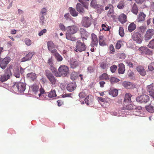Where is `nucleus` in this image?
I'll return each mask as SVG.
<instances>
[{"mask_svg":"<svg viewBox=\"0 0 154 154\" xmlns=\"http://www.w3.org/2000/svg\"><path fill=\"white\" fill-rule=\"evenodd\" d=\"M109 50L110 52L112 54H113L115 52V49L112 45H110L109 46Z\"/></svg>","mask_w":154,"mask_h":154,"instance_id":"61","label":"nucleus"},{"mask_svg":"<svg viewBox=\"0 0 154 154\" xmlns=\"http://www.w3.org/2000/svg\"><path fill=\"white\" fill-rule=\"evenodd\" d=\"M40 93L38 94V96L39 97H40L42 95L44 96V94H45V91L44 89L43 88H41L40 89Z\"/></svg>","mask_w":154,"mask_h":154,"instance_id":"63","label":"nucleus"},{"mask_svg":"<svg viewBox=\"0 0 154 154\" xmlns=\"http://www.w3.org/2000/svg\"><path fill=\"white\" fill-rule=\"evenodd\" d=\"M71 33L66 32V38L68 40L72 41H75L76 40V37L74 36Z\"/></svg>","mask_w":154,"mask_h":154,"instance_id":"21","label":"nucleus"},{"mask_svg":"<svg viewBox=\"0 0 154 154\" xmlns=\"http://www.w3.org/2000/svg\"><path fill=\"white\" fill-rule=\"evenodd\" d=\"M45 75L50 82L52 86L55 87L57 84V79L55 78L53 74L49 71H46Z\"/></svg>","mask_w":154,"mask_h":154,"instance_id":"3","label":"nucleus"},{"mask_svg":"<svg viewBox=\"0 0 154 154\" xmlns=\"http://www.w3.org/2000/svg\"><path fill=\"white\" fill-rule=\"evenodd\" d=\"M132 12L135 14H137L138 11V9L137 5L134 4L133 5L131 9Z\"/></svg>","mask_w":154,"mask_h":154,"instance_id":"39","label":"nucleus"},{"mask_svg":"<svg viewBox=\"0 0 154 154\" xmlns=\"http://www.w3.org/2000/svg\"><path fill=\"white\" fill-rule=\"evenodd\" d=\"M122 85L126 88L128 89L134 88L135 87V85L131 82H124L122 83Z\"/></svg>","mask_w":154,"mask_h":154,"instance_id":"17","label":"nucleus"},{"mask_svg":"<svg viewBox=\"0 0 154 154\" xmlns=\"http://www.w3.org/2000/svg\"><path fill=\"white\" fill-rule=\"evenodd\" d=\"M136 69L139 73L142 76H144L146 74V71L143 66L139 65L136 68Z\"/></svg>","mask_w":154,"mask_h":154,"instance_id":"13","label":"nucleus"},{"mask_svg":"<svg viewBox=\"0 0 154 154\" xmlns=\"http://www.w3.org/2000/svg\"><path fill=\"white\" fill-rule=\"evenodd\" d=\"M118 91L116 89H111L109 92V94L112 95L113 97L116 96L118 95Z\"/></svg>","mask_w":154,"mask_h":154,"instance_id":"32","label":"nucleus"},{"mask_svg":"<svg viewBox=\"0 0 154 154\" xmlns=\"http://www.w3.org/2000/svg\"><path fill=\"white\" fill-rule=\"evenodd\" d=\"M148 69L150 71H153L154 70V64L153 62H152L148 66Z\"/></svg>","mask_w":154,"mask_h":154,"instance_id":"50","label":"nucleus"},{"mask_svg":"<svg viewBox=\"0 0 154 154\" xmlns=\"http://www.w3.org/2000/svg\"><path fill=\"white\" fill-rule=\"evenodd\" d=\"M11 75L10 74H9L5 71V74L1 75L0 77V81L2 82H5L9 79Z\"/></svg>","mask_w":154,"mask_h":154,"instance_id":"14","label":"nucleus"},{"mask_svg":"<svg viewBox=\"0 0 154 154\" xmlns=\"http://www.w3.org/2000/svg\"><path fill=\"white\" fill-rule=\"evenodd\" d=\"M76 87V85L75 82H71L67 85L66 86V89L68 91L72 92L75 90Z\"/></svg>","mask_w":154,"mask_h":154,"instance_id":"16","label":"nucleus"},{"mask_svg":"<svg viewBox=\"0 0 154 154\" xmlns=\"http://www.w3.org/2000/svg\"><path fill=\"white\" fill-rule=\"evenodd\" d=\"M136 100L138 102L145 103L149 101V97L147 95L143 94L137 97Z\"/></svg>","mask_w":154,"mask_h":154,"instance_id":"6","label":"nucleus"},{"mask_svg":"<svg viewBox=\"0 0 154 154\" xmlns=\"http://www.w3.org/2000/svg\"><path fill=\"white\" fill-rule=\"evenodd\" d=\"M69 73L68 67L65 65H61L59 67L58 72L55 74V76L57 77H66Z\"/></svg>","mask_w":154,"mask_h":154,"instance_id":"1","label":"nucleus"},{"mask_svg":"<svg viewBox=\"0 0 154 154\" xmlns=\"http://www.w3.org/2000/svg\"><path fill=\"white\" fill-rule=\"evenodd\" d=\"M119 81V79L114 77H111L110 79V81L112 84L117 83Z\"/></svg>","mask_w":154,"mask_h":154,"instance_id":"43","label":"nucleus"},{"mask_svg":"<svg viewBox=\"0 0 154 154\" xmlns=\"http://www.w3.org/2000/svg\"><path fill=\"white\" fill-rule=\"evenodd\" d=\"M47 47L48 50L51 54H52V51L57 50L55 49H53L55 48L56 45L52 41H49L48 42Z\"/></svg>","mask_w":154,"mask_h":154,"instance_id":"15","label":"nucleus"},{"mask_svg":"<svg viewBox=\"0 0 154 154\" xmlns=\"http://www.w3.org/2000/svg\"><path fill=\"white\" fill-rule=\"evenodd\" d=\"M91 4V6L94 8H97V7L99 5L97 3L96 1L93 0H92Z\"/></svg>","mask_w":154,"mask_h":154,"instance_id":"53","label":"nucleus"},{"mask_svg":"<svg viewBox=\"0 0 154 154\" xmlns=\"http://www.w3.org/2000/svg\"><path fill=\"white\" fill-rule=\"evenodd\" d=\"M146 16V15L143 12H140L137 16V22H142L145 20Z\"/></svg>","mask_w":154,"mask_h":154,"instance_id":"18","label":"nucleus"},{"mask_svg":"<svg viewBox=\"0 0 154 154\" xmlns=\"http://www.w3.org/2000/svg\"><path fill=\"white\" fill-rule=\"evenodd\" d=\"M95 71V69L94 66H89L87 69V72L89 73H91L94 72Z\"/></svg>","mask_w":154,"mask_h":154,"instance_id":"42","label":"nucleus"},{"mask_svg":"<svg viewBox=\"0 0 154 154\" xmlns=\"http://www.w3.org/2000/svg\"><path fill=\"white\" fill-rule=\"evenodd\" d=\"M113 8V5L111 4H109L108 5H107L105 7V10H106L107 11L109 9L107 15L111 14L113 13L114 12Z\"/></svg>","mask_w":154,"mask_h":154,"instance_id":"24","label":"nucleus"},{"mask_svg":"<svg viewBox=\"0 0 154 154\" xmlns=\"http://www.w3.org/2000/svg\"><path fill=\"white\" fill-rule=\"evenodd\" d=\"M132 95L130 93H126L125 96L124 103H128L131 102V97Z\"/></svg>","mask_w":154,"mask_h":154,"instance_id":"26","label":"nucleus"},{"mask_svg":"<svg viewBox=\"0 0 154 154\" xmlns=\"http://www.w3.org/2000/svg\"><path fill=\"white\" fill-rule=\"evenodd\" d=\"M124 6L125 4L124 2L122 1H121L118 3L117 7L119 9H122L124 8Z\"/></svg>","mask_w":154,"mask_h":154,"instance_id":"47","label":"nucleus"},{"mask_svg":"<svg viewBox=\"0 0 154 154\" xmlns=\"http://www.w3.org/2000/svg\"><path fill=\"white\" fill-rule=\"evenodd\" d=\"M83 7H84L82 4L77 3L76 5V9L80 13H83L84 11Z\"/></svg>","mask_w":154,"mask_h":154,"instance_id":"28","label":"nucleus"},{"mask_svg":"<svg viewBox=\"0 0 154 154\" xmlns=\"http://www.w3.org/2000/svg\"><path fill=\"white\" fill-rule=\"evenodd\" d=\"M48 96L49 98H52L56 97L57 95L56 93L55 90H51L48 93Z\"/></svg>","mask_w":154,"mask_h":154,"instance_id":"38","label":"nucleus"},{"mask_svg":"<svg viewBox=\"0 0 154 154\" xmlns=\"http://www.w3.org/2000/svg\"><path fill=\"white\" fill-rule=\"evenodd\" d=\"M100 80H104L106 81L109 79V75L106 73L101 74L99 77Z\"/></svg>","mask_w":154,"mask_h":154,"instance_id":"36","label":"nucleus"},{"mask_svg":"<svg viewBox=\"0 0 154 154\" xmlns=\"http://www.w3.org/2000/svg\"><path fill=\"white\" fill-rule=\"evenodd\" d=\"M24 42L25 44L28 46H30L32 44L31 40L28 38H25L24 40Z\"/></svg>","mask_w":154,"mask_h":154,"instance_id":"52","label":"nucleus"},{"mask_svg":"<svg viewBox=\"0 0 154 154\" xmlns=\"http://www.w3.org/2000/svg\"><path fill=\"white\" fill-rule=\"evenodd\" d=\"M78 73L77 72H72L70 75V78L72 80L76 79L78 76Z\"/></svg>","mask_w":154,"mask_h":154,"instance_id":"46","label":"nucleus"},{"mask_svg":"<svg viewBox=\"0 0 154 154\" xmlns=\"http://www.w3.org/2000/svg\"><path fill=\"white\" fill-rule=\"evenodd\" d=\"M67 32L72 34L76 33L79 30L78 27L76 25H72L68 26L66 28Z\"/></svg>","mask_w":154,"mask_h":154,"instance_id":"10","label":"nucleus"},{"mask_svg":"<svg viewBox=\"0 0 154 154\" xmlns=\"http://www.w3.org/2000/svg\"><path fill=\"white\" fill-rule=\"evenodd\" d=\"M98 41H92L91 43V44L90 46L91 47H94V46L97 47L98 45Z\"/></svg>","mask_w":154,"mask_h":154,"instance_id":"60","label":"nucleus"},{"mask_svg":"<svg viewBox=\"0 0 154 154\" xmlns=\"http://www.w3.org/2000/svg\"><path fill=\"white\" fill-rule=\"evenodd\" d=\"M117 68V67L116 65H113L110 67V70L112 73H114L115 72Z\"/></svg>","mask_w":154,"mask_h":154,"instance_id":"56","label":"nucleus"},{"mask_svg":"<svg viewBox=\"0 0 154 154\" xmlns=\"http://www.w3.org/2000/svg\"><path fill=\"white\" fill-rule=\"evenodd\" d=\"M101 27L103 30H104L105 31H108L109 29V26L107 25L103 24L102 25Z\"/></svg>","mask_w":154,"mask_h":154,"instance_id":"54","label":"nucleus"},{"mask_svg":"<svg viewBox=\"0 0 154 154\" xmlns=\"http://www.w3.org/2000/svg\"><path fill=\"white\" fill-rule=\"evenodd\" d=\"M49 69L52 72V73L55 75V74H56L57 72L58 71H57V69L54 66H50Z\"/></svg>","mask_w":154,"mask_h":154,"instance_id":"49","label":"nucleus"},{"mask_svg":"<svg viewBox=\"0 0 154 154\" xmlns=\"http://www.w3.org/2000/svg\"><path fill=\"white\" fill-rule=\"evenodd\" d=\"M99 45L101 46H104L106 45L105 42V39L103 35H100L99 37Z\"/></svg>","mask_w":154,"mask_h":154,"instance_id":"29","label":"nucleus"},{"mask_svg":"<svg viewBox=\"0 0 154 154\" xmlns=\"http://www.w3.org/2000/svg\"><path fill=\"white\" fill-rule=\"evenodd\" d=\"M118 20L122 23L126 22L127 21V17L124 14H121L118 17Z\"/></svg>","mask_w":154,"mask_h":154,"instance_id":"23","label":"nucleus"},{"mask_svg":"<svg viewBox=\"0 0 154 154\" xmlns=\"http://www.w3.org/2000/svg\"><path fill=\"white\" fill-rule=\"evenodd\" d=\"M13 84L12 88H17L20 93L23 92L26 89V85L24 83L14 82Z\"/></svg>","mask_w":154,"mask_h":154,"instance_id":"2","label":"nucleus"},{"mask_svg":"<svg viewBox=\"0 0 154 154\" xmlns=\"http://www.w3.org/2000/svg\"><path fill=\"white\" fill-rule=\"evenodd\" d=\"M136 28V25L134 23H131L128 27V29L129 32H131Z\"/></svg>","mask_w":154,"mask_h":154,"instance_id":"31","label":"nucleus"},{"mask_svg":"<svg viewBox=\"0 0 154 154\" xmlns=\"http://www.w3.org/2000/svg\"><path fill=\"white\" fill-rule=\"evenodd\" d=\"M11 61V59L10 57H6L0 62V67L3 69H5Z\"/></svg>","mask_w":154,"mask_h":154,"instance_id":"7","label":"nucleus"},{"mask_svg":"<svg viewBox=\"0 0 154 154\" xmlns=\"http://www.w3.org/2000/svg\"><path fill=\"white\" fill-rule=\"evenodd\" d=\"M133 40L138 44H141L143 41L142 36L141 34L138 32H134L132 35Z\"/></svg>","mask_w":154,"mask_h":154,"instance_id":"5","label":"nucleus"},{"mask_svg":"<svg viewBox=\"0 0 154 154\" xmlns=\"http://www.w3.org/2000/svg\"><path fill=\"white\" fill-rule=\"evenodd\" d=\"M39 87L38 86L34 85L33 87L32 90L33 92H35V94L38 91Z\"/></svg>","mask_w":154,"mask_h":154,"instance_id":"59","label":"nucleus"},{"mask_svg":"<svg viewBox=\"0 0 154 154\" xmlns=\"http://www.w3.org/2000/svg\"><path fill=\"white\" fill-rule=\"evenodd\" d=\"M154 35V30L149 29L147 30L144 35V39L146 41L150 39Z\"/></svg>","mask_w":154,"mask_h":154,"instance_id":"9","label":"nucleus"},{"mask_svg":"<svg viewBox=\"0 0 154 154\" xmlns=\"http://www.w3.org/2000/svg\"><path fill=\"white\" fill-rule=\"evenodd\" d=\"M52 54L54 55L58 61H61L63 60V58L57 52V50H54L52 51Z\"/></svg>","mask_w":154,"mask_h":154,"instance_id":"22","label":"nucleus"},{"mask_svg":"<svg viewBox=\"0 0 154 154\" xmlns=\"http://www.w3.org/2000/svg\"><path fill=\"white\" fill-rule=\"evenodd\" d=\"M14 75L17 78H19L20 77V73L19 69L17 68L15 69L14 72Z\"/></svg>","mask_w":154,"mask_h":154,"instance_id":"41","label":"nucleus"},{"mask_svg":"<svg viewBox=\"0 0 154 154\" xmlns=\"http://www.w3.org/2000/svg\"><path fill=\"white\" fill-rule=\"evenodd\" d=\"M118 66L119 67L118 71L119 74H123L125 71V66L122 63H120L119 64Z\"/></svg>","mask_w":154,"mask_h":154,"instance_id":"27","label":"nucleus"},{"mask_svg":"<svg viewBox=\"0 0 154 154\" xmlns=\"http://www.w3.org/2000/svg\"><path fill=\"white\" fill-rule=\"evenodd\" d=\"M82 24L83 26L86 28L89 27L91 24V21L88 17H85L83 18Z\"/></svg>","mask_w":154,"mask_h":154,"instance_id":"8","label":"nucleus"},{"mask_svg":"<svg viewBox=\"0 0 154 154\" xmlns=\"http://www.w3.org/2000/svg\"><path fill=\"white\" fill-rule=\"evenodd\" d=\"M139 50L142 54L152 55V51L147 48L145 47H141L139 48Z\"/></svg>","mask_w":154,"mask_h":154,"instance_id":"11","label":"nucleus"},{"mask_svg":"<svg viewBox=\"0 0 154 154\" xmlns=\"http://www.w3.org/2000/svg\"><path fill=\"white\" fill-rule=\"evenodd\" d=\"M13 66L12 64H10L8 66V67L6 69V72L12 75V73L11 69H13Z\"/></svg>","mask_w":154,"mask_h":154,"instance_id":"48","label":"nucleus"},{"mask_svg":"<svg viewBox=\"0 0 154 154\" xmlns=\"http://www.w3.org/2000/svg\"><path fill=\"white\" fill-rule=\"evenodd\" d=\"M95 8L97 9V12L99 14H100L104 10L103 7L99 5Z\"/></svg>","mask_w":154,"mask_h":154,"instance_id":"45","label":"nucleus"},{"mask_svg":"<svg viewBox=\"0 0 154 154\" xmlns=\"http://www.w3.org/2000/svg\"><path fill=\"white\" fill-rule=\"evenodd\" d=\"M146 109L150 113L154 112V105L151 103L149 105L145 107Z\"/></svg>","mask_w":154,"mask_h":154,"instance_id":"30","label":"nucleus"},{"mask_svg":"<svg viewBox=\"0 0 154 154\" xmlns=\"http://www.w3.org/2000/svg\"><path fill=\"white\" fill-rule=\"evenodd\" d=\"M27 77L32 80H35L37 77L36 74L35 73L31 72L27 74Z\"/></svg>","mask_w":154,"mask_h":154,"instance_id":"33","label":"nucleus"},{"mask_svg":"<svg viewBox=\"0 0 154 154\" xmlns=\"http://www.w3.org/2000/svg\"><path fill=\"white\" fill-rule=\"evenodd\" d=\"M89 0H79V1L81 4H82L84 7L87 9L88 8V3L85 2V1H88Z\"/></svg>","mask_w":154,"mask_h":154,"instance_id":"44","label":"nucleus"},{"mask_svg":"<svg viewBox=\"0 0 154 154\" xmlns=\"http://www.w3.org/2000/svg\"><path fill=\"white\" fill-rule=\"evenodd\" d=\"M147 89L150 94H151V93H152L154 91V84L152 83L147 86Z\"/></svg>","mask_w":154,"mask_h":154,"instance_id":"35","label":"nucleus"},{"mask_svg":"<svg viewBox=\"0 0 154 154\" xmlns=\"http://www.w3.org/2000/svg\"><path fill=\"white\" fill-rule=\"evenodd\" d=\"M124 108L125 109H133L136 108L135 105H133L131 104H128Z\"/></svg>","mask_w":154,"mask_h":154,"instance_id":"37","label":"nucleus"},{"mask_svg":"<svg viewBox=\"0 0 154 154\" xmlns=\"http://www.w3.org/2000/svg\"><path fill=\"white\" fill-rule=\"evenodd\" d=\"M86 94L85 92L82 91L79 93V95L80 98H83L86 96Z\"/></svg>","mask_w":154,"mask_h":154,"instance_id":"55","label":"nucleus"},{"mask_svg":"<svg viewBox=\"0 0 154 154\" xmlns=\"http://www.w3.org/2000/svg\"><path fill=\"white\" fill-rule=\"evenodd\" d=\"M48 64L50 66L54 65L53 60L51 58L49 59L48 62Z\"/></svg>","mask_w":154,"mask_h":154,"instance_id":"62","label":"nucleus"},{"mask_svg":"<svg viewBox=\"0 0 154 154\" xmlns=\"http://www.w3.org/2000/svg\"><path fill=\"white\" fill-rule=\"evenodd\" d=\"M79 32L82 38L86 40L88 33L86 30L82 28H80Z\"/></svg>","mask_w":154,"mask_h":154,"instance_id":"12","label":"nucleus"},{"mask_svg":"<svg viewBox=\"0 0 154 154\" xmlns=\"http://www.w3.org/2000/svg\"><path fill=\"white\" fill-rule=\"evenodd\" d=\"M69 11L71 15L73 17H76L78 15V13L77 12L75 9L72 7H69Z\"/></svg>","mask_w":154,"mask_h":154,"instance_id":"34","label":"nucleus"},{"mask_svg":"<svg viewBox=\"0 0 154 154\" xmlns=\"http://www.w3.org/2000/svg\"><path fill=\"white\" fill-rule=\"evenodd\" d=\"M70 64L71 67L73 69H74L76 68L78 66L79 62L77 60L72 59L71 60Z\"/></svg>","mask_w":154,"mask_h":154,"instance_id":"25","label":"nucleus"},{"mask_svg":"<svg viewBox=\"0 0 154 154\" xmlns=\"http://www.w3.org/2000/svg\"><path fill=\"white\" fill-rule=\"evenodd\" d=\"M109 66V65L106 62H102L100 64V67L103 69H105Z\"/></svg>","mask_w":154,"mask_h":154,"instance_id":"40","label":"nucleus"},{"mask_svg":"<svg viewBox=\"0 0 154 154\" xmlns=\"http://www.w3.org/2000/svg\"><path fill=\"white\" fill-rule=\"evenodd\" d=\"M33 55V54L32 52H30L29 53L24 57L21 59V61L22 62H24L30 60Z\"/></svg>","mask_w":154,"mask_h":154,"instance_id":"19","label":"nucleus"},{"mask_svg":"<svg viewBox=\"0 0 154 154\" xmlns=\"http://www.w3.org/2000/svg\"><path fill=\"white\" fill-rule=\"evenodd\" d=\"M59 26L60 28L62 30L65 31L66 30L65 26L62 23H60L59 24Z\"/></svg>","mask_w":154,"mask_h":154,"instance_id":"64","label":"nucleus"},{"mask_svg":"<svg viewBox=\"0 0 154 154\" xmlns=\"http://www.w3.org/2000/svg\"><path fill=\"white\" fill-rule=\"evenodd\" d=\"M121 43L122 41H119L117 42L116 45V49H119L121 48Z\"/></svg>","mask_w":154,"mask_h":154,"instance_id":"58","label":"nucleus"},{"mask_svg":"<svg viewBox=\"0 0 154 154\" xmlns=\"http://www.w3.org/2000/svg\"><path fill=\"white\" fill-rule=\"evenodd\" d=\"M93 100V97L91 95H89L86 97L85 99V103L88 105L92 104Z\"/></svg>","mask_w":154,"mask_h":154,"instance_id":"20","label":"nucleus"},{"mask_svg":"<svg viewBox=\"0 0 154 154\" xmlns=\"http://www.w3.org/2000/svg\"><path fill=\"white\" fill-rule=\"evenodd\" d=\"M75 51L80 52L85 51L86 49V45L83 42H81L80 41H78L76 43L74 48Z\"/></svg>","mask_w":154,"mask_h":154,"instance_id":"4","label":"nucleus"},{"mask_svg":"<svg viewBox=\"0 0 154 154\" xmlns=\"http://www.w3.org/2000/svg\"><path fill=\"white\" fill-rule=\"evenodd\" d=\"M148 46L150 48H154V39H153L150 42Z\"/></svg>","mask_w":154,"mask_h":154,"instance_id":"57","label":"nucleus"},{"mask_svg":"<svg viewBox=\"0 0 154 154\" xmlns=\"http://www.w3.org/2000/svg\"><path fill=\"white\" fill-rule=\"evenodd\" d=\"M119 34L121 37H123L124 35V32L123 28L121 27H119Z\"/></svg>","mask_w":154,"mask_h":154,"instance_id":"51","label":"nucleus"}]
</instances>
